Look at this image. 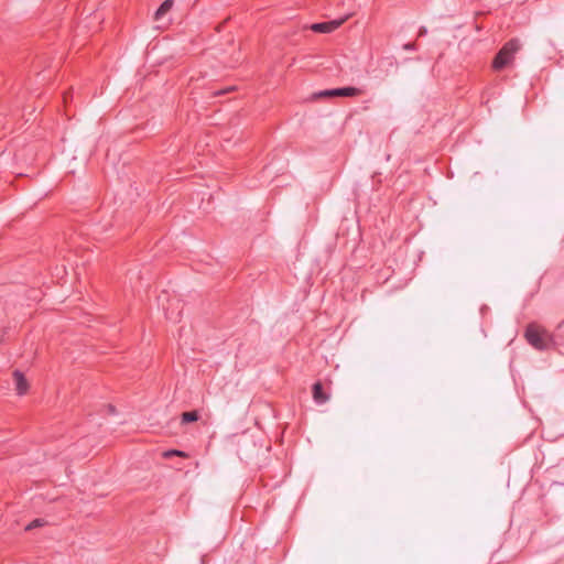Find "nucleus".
<instances>
[{
    "instance_id": "f257e3e1",
    "label": "nucleus",
    "mask_w": 564,
    "mask_h": 564,
    "mask_svg": "<svg viewBox=\"0 0 564 564\" xmlns=\"http://www.w3.org/2000/svg\"><path fill=\"white\" fill-rule=\"evenodd\" d=\"M520 46L521 45L518 39L508 41L495 56L492 61V68L495 70H501L512 64L517 52L520 50Z\"/></svg>"
},
{
    "instance_id": "f03ea898",
    "label": "nucleus",
    "mask_w": 564,
    "mask_h": 564,
    "mask_svg": "<svg viewBox=\"0 0 564 564\" xmlns=\"http://www.w3.org/2000/svg\"><path fill=\"white\" fill-rule=\"evenodd\" d=\"M528 343L539 350H543L547 347V333L535 324H530L524 333Z\"/></svg>"
},
{
    "instance_id": "7ed1b4c3",
    "label": "nucleus",
    "mask_w": 564,
    "mask_h": 564,
    "mask_svg": "<svg viewBox=\"0 0 564 564\" xmlns=\"http://www.w3.org/2000/svg\"><path fill=\"white\" fill-rule=\"evenodd\" d=\"M361 90L356 87H343L319 91L318 97H355L361 95Z\"/></svg>"
},
{
    "instance_id": "20e7f679",
    "label": "nucleus",
    "mask_w": 564,
    "mask_h": 564,
    "mask_svg": "<svg viewBox=\"0 0 564 564\" xmlns=\"http://www.w3.org/2000/svg\"><path fill=\"white\" fill-rule=\"evenodd\" d=\"M341 24V21H328V22H321V23H314L311 25V30L316 33H330L335 31L337 28H339Z\"/></svg>"
},
{
    "instance_id": "39448f33",
    "label": "nucleus",
    "mask_w": 564,
    "mask_h": 564,
    "mask_svg": "<svg viewBox=\"0 0 564 564\" xmlns=\"http://www.w3.org/2000/svg\"><path fill=\"white\" fill-rule=\"evenodd\" d=\"M13 380L17 393L19 395H24L29 390V382L25 379L24 375L21 371L15 370L13 372Z\"/></svg>"
},
{
    "instance_id": "423d86ee",
    "label": "nucleus",
    "mask_w": 564,
    "mask_h": 564,
    "mask_svg": "<svg viewBox=\"0 0 564 564\" xmlns=\"http://www.w3.org/2000/svg\"><path fill=\"white\" fill-rule=\"evenodd\" d=\"M313 400L316 404H324L329 400V394L323 391V386L321 382H315L313 384Z\"/></svg>"
},
{
    "instance_id": "0eeeda50",
    "label": "nucleus",
    "mask_w": 564,
    "mask_h": 564,
    "mask_svg": "<svg viewBox=\"0 0 564 564\" xmlns=\"http://www.w3.org/2000/svg\"><path fill=\"white\" fill-rule=\"evenodd\" d=\"M173 7V0H165L155 11V20H160L165 13H167Z\"/></svg>"
},
{
    "instance_id": "6e6552de",
    "label": "nucleus",
    "mask_w": 564,
    "mask_h": 564,
    "mask_svg": "<svg viewBox=\"0 0 564 564\" xmlns=\"http://www.w3.org/2000/svg\"><path fill=\"white\" fill-rule=\"evenodd\" d=\"M198 420V414L196 411H188V412H184L182 414V422L183 423H189V422H195Z\"/></svg>"
},
{
    "instance_id": "1a4fd4ad",
    "label": "nucleus",
    "mask_w": 564,
    "mask_h": 564,
    "mask_svg": "<svg viewBox=\"0 0 564 564\" xmlns=\"http://www.w3.org/2000/svg\"><path fill=\"white\" fill-rule=\"evenodd\" d=\"M164 457H171V456H180V457H186V453L178 451V449H170L163 453Z\"/></svg>"
},
{
    "instance_id": "9d476101",
    "label": "nucleus",
    "mask_w": 564,
    "mask_h": 564,
    "mask_svg": "<svg viewBox=\"0 0 564 564\" xmlns=\"http://www.w3.org/2000/svg\"><path fill=\"white\" fill-rule=\"evenodd\" d=\"M167 318H169V319L176 321V319H177V316L173 317V316H170V315L167 314Z\"/></svg>"
}]
</instances>
